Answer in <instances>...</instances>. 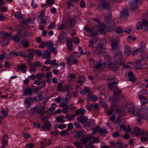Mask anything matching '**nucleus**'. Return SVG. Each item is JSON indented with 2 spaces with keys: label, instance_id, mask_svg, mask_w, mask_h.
Masks as SVG:
<instances>
[{
  "label": "nucleus",
  "instance_id": "nucleus-1",
  "mask_svg": "<svg viewBox=\"0 0 148 148\" xmlns=\"http://www.w3.org/2000/svg\"><path fill=\"white\" fill-rule=\"evenodd\" d=\"M139 88L140 90L138 95L141 104L140 109H139L134 107L130 102L126 103L125 107L129 113L137 116V121L139 124H141L142 119H148V106L144 105L148 103V100L146 97L144 96L147 94L146 90V86L144 84H142L139 87Z\"/></svg>",
  "mask_w": 148,
  "mask_h": 148
},
{
  "label": "nucleus",
  "instance_id": "nucleus-2",
  "mask_svg": "<svg viewBox=\"0 0 148 148\" xmlns=\"http://www.w3.org/2000/svg\"><path fill=\"white\" fill-rule=\"evenodd\" d=\"M105 47L102 44H98L95 48H93L92 51L96 54H99L101 53H103L104 61L103 64H102L101 60H99L96 64L93 66V69L94 71L102 72L104 69L105 66L110 68L112 71H115L118 69L116 65H114L111 63L110 56L107 53L104 52Z\"/></svg>",
  "mask_w": 148,
  "mask_h": 148
},
{
  "label": "nucleus",
  "instance_id": "nucleus-3",
  "mask_svg": "<svg viewBox=\"0 0 148 148\" xmlns=\"http://www.w3.org/2000/svg\"><path fill=\"white\" fill-rule=\"evenodd\" d=\"M122 59L123 56L122 52L121 51L119 50L116 53L114 56V60H115V62H111V63L112 64L113 63L114 65H116L118 68V67L117 66V64H118L120 65L123 64V67L125 68H129L130 67L129 65L123 64ZM118 69H119V68H118ZM118 70V69L114 71H117Z\"/></svg>",
  "mask_w": 148,
  "mask_h": 148
},
{
  "label": "nucleus",
  "instance_id": "nucleus-4",
  "mask_svg": "<svg viewBox=\"0 0 148 148\" xmlns=\"http://www.w3.org/2000/svg\"><path fill=\"white\" fill-rule=\"evenodd\" d=\"M130 134L133 137L141 136L143 135L146 136L142 137L140 139H147L148 138V132L144 133L142 130L138 127L133 128L130 132Z\"/></svg>",
  "mask_w": 148,
  "mask_h": 148
},
{
  "label": "nucleus",
  "instance_id": "nucleus-5",
  "mask_svg": "<svg viewBox=\"0 0 148 148\" xmlns=\"http://www.w3.org/2000/svg\"><path fill=\"white\" fill-rule=\"evenodd\" d=\"M138 49V52L140 54L141 60L148 61V54L145 53L147 50L145 44L143 42L140 44Z\"/></svg>",
  "mask_w": 148,
  "mask_h": 148
},
{
  "label": "nucleus",
  "instance_id": "nucleus-6",
  "mask_svg": "<svg viewBox=\"0 0 148 148\" xmlns=\"http://www.w3.org/2000/svg\"><path fill=\"white\" fill-rule=\"evenodd\" d=\"M112 16V12L109 11L105 14V19L107 22H108L110 25V28H107L108 31L113 30L115 27L116 23L114 20H110Z\"/></svg>",
  "mask_w": 148,
  "mask_h": 148
},
{
  "label": "nucleus",
  "instance_id": "nucleus-7",
  "mask_svg": "<svg viewBox=\"0 0 148 148\" xmlns=\"http://www.w3.org/2000/svg\"><path fill=\"white\" fill-rule=\"evenodd\" d=\"M110 4L104 0H99V2L97 5V9L100 11H102L103 9H108L109 7Z\"/></svg>",
  "mask_w": 148,
  "mask_h": 148
},
{
  "label": "nucleus",
  "instance_id": "nucleus-8",
  "mask_svg": "<svg viewBox=\"0 0 148 148\" xmlns=\"http://www.w3.org/2000/svg\"><path fill=\"white\" fill-rule=\"evenodd\" d=\"M110 41H111V46L112 48L114 49H116L118 46L119 42V39L116 36H112L110 38Z\"/></svg>",
  "mask_w": 148,
  "mask_h": 148
},
{
  "label": "nucleus",
  "instance_id": "nucleus-9",
  "mask_svg": "<svg viewBox=\"0 0 148 148\" xmlns=\"http://www.w3.org/2000/svg\"><path fill=\"white\" fill-rule=\"evenodd\" d=\"M45 108L44 106L38 107L35 106L31 108L32 112L33 113H36L38 112L41 115L45 113Z\"/></svg>",
  "mask_w": 148,
  "mask_h": 148
},
{
  "label": "nucleus",
  "instance_id": "nucleus-10",
  "mask_svg": "<svg viewBox=\"0 0 148 148\" xmlns=\"http://www.w3.org/2000/svg\"><path fill=\"white\" fill-rule=\"evenodd\" d=\"M45 45L47 47H49L50 51L53 53L55 55H56L57 53V51L55 49V47H53L54 44L51 41H47L45 43Z\"/></svg>",
  "mask_w": 148,
  "mask_h": 148
},
{
  "label": "nucleus",
  "instance_id": "nucleus-11",
  "mask_svg": "<svg viewBox=\"0 0 148 148\" xmlns=\"http://www.w3.org/2000/svg\"><path fill=\"white\" fill-rule=\"evenodd\" d=\"M67 35L64 33H61L59 34L58 41L60 43L64 44L65 42L67 40Z\"/></svg>",
  "mask_w": 148,
  "mask_h": 148
},
{
  "label": "nucleus",
  "instance_id": "nucleus-12",
  "mask_svg": "<svg viewBox=\"0 0 148 148\" xmlns=\"http://www.w3.org/2000/svg\"><path fill=\"white\" fill-rule=\"evenodd\" d=\"M8 110L7 109H5L3 108H2L1 109L0 112L1 115L0 116V124L1 123V121L8 116Z\"/></svg>",
  "mask_w": 148,
  "mask_h": 148
},
{
  "label": "nucleus",
  "instance_id": "nucleus-13",
  "mask_svg": "<svg viewBox=\"0 0 148 148\" xmlns=\"http://www.w3.org/2000/svg\"><path fill=\"white\" fill-rule=\"evenodd\" d=\"M33 103L32 99L31 97H28L25 99L23 104L25 108L28 109L30 107L31 104Z\"/></svg>",
  "mask_w": 148,
  "mask_h": 148
},
{
  "label": "nucleus",
  "instance_id": "nucleus-14",
  "mask_svg": "<svg viewBox=\"0 0 148 148\" xmlns=\"http://www.w3.org/2000/svg\"><path fill=\"white\" fill-rule=\"evenodd\" d=\"M51 126V124L50 122L48 121H46L41 127L42 130L45 131H48L50 129Z\"/></svg>",
  "mask_w": 148,
  "mask_h": 148
},
{
  "label": "nucleus",
  "instance_id": "nucleus-15",
  "mask_svg": "<svg viewBox=\"0 0 148 148\" xmlns=\"http://www.w3.org/2000/svg\"><path fill=\"white\" fill-rule=\"evenodd\" d=\"M92 40H90L89 41L88 46L92 48H94V45L97 42L98 37L96 36H92Z\"/></svg>",
  "mask_w": 148,
  "mask_h": 148
},
{
  "label": "nucleus",
  "instance_id": "nucleus-16",
  "mask_svg": "<svg viewBox=\"0 0 148 148\" xmlns=\"http://www.w3.org/2000/svg\"><path fill=\"white\" fill-rule=\"evenodd\" d=\"M128 12L127 10L124 9L121 12L120 18L121 20H124L128 16Z\"/></svg>",
  "mask_w": 148,
  "mask_h": 148
},
{
  "label": "nucleus",
  "instance_id": "nucleus-17",
  "mask_svg": "<svg viewBox=\"0 0 148 148\" xmlns=\"http://www.w3.org/2000/svg\"><path fill=\"white\" fill-rule=\"evenodd\" d=\"M84 29L87 32L90 33L91 36H93L97 35L98 32L97 31H93L91 29L86 26L84 28Z\"/></svg>",
  "mask_w": 148,
  "mask_h": 148
},
{
  "label": "nucleus",
  "instance_id": "nucleus-18",
  "mask_svg": "<svg viewBox=\"0 0 148 148\" xmlns=\"http://www.w3.org/2000/svg\"><path fill=\"white\" fill-rule=\"evenodd\" d=\"M98 31L101 33H103L105 34V32L106 31V26L104 24H100L98 25Z\"/></svg>",
  "mask_w": 148,
  "mask_h": 148
},
{
  "label": "nucleus",
  "instance_id": "nucleus-19",
  "mask_svg": "<svg viewBox=\"0 0 148 148\" xmlns=\"http://www.w3.org/2000/svg\"><path fill=\"white\" fill-rule=\"evenodd\" d=\"M98 105L97 103H95L94 105L92 104H89L86 106V108L89 110L97 109Z\"/></svg>",
  "mask_w": 148,
  "mask_h": 148
},
{
  "label": "nucleus",
  "instance_id": "nucleus-20",
  "mask_svg": "<svg viewBox=\"0 0 148 148\" xmlns=\"http://www.w3.org/2000/svg\"><path fill=\"white\" fill-rule=\"evenodd\" d=\"M132 51L131 49L129 46L126 45L124 48V54L125 56H129Z\"/></svg>",
  "mask_w": 148,
  "mask_h": 148
},
{
  "label": "nucleus",
  "instance_id": "nucleus-21",
  "mask_svg": "<svg viewBox=\"0 0 148 148\" xmlns=\"http://www.w3.org/2000/svg\"><path fill=\"white\" fill-rule=\"evenodd\" d=\"M26 67V64L25 63L19 64L18 66L17 69L18 70L21 71L23 73L26 72L25 69Z\"/></svg>",
  "mask_w": 148,
  "mask_h": 148
},
{
  "label": "nucleus",
  "instance_id": "nucleus-22",
  "mask_svg": "<svg viewBox=\"0 0 148 148\" xmlns=\"http://www.w3.org/2000/svg\"><path fill=\"white\" fill-rule=\"evenodd\" d=\"M141 59V60H136V61L135 62L134 64V67L137 69H141L142 67V64L141 63V61H143ZM146 61V60H145Z\"/></svg>",
  "mask_w": 148,
  "mask_h": 148
},
{
  "label": "nucleus",
  "instance_id": "nucleus-23",
  "mask_svg": "<svg viewBox=\"0 0 148 148\" xmlns=\"http://www.w3.org/2000/svg\"><path fill=\"white\" fill-rule=\"evenodd\" d=\"M126 74L127 75L130 81L132 82H134L135 80V76L132 72L128 71L127 72Z\"/></svg>",
  "mask_w": 148,
  "mask_h": 148
},
{
  "label": "nucleus",
  "instance_id": "nucleus-24",
  "mask_svg": "<svg viewBox=\"0 0 148 148\" xmlns=\"http://www.w3.org/2000/svg\"><path fill=\"white\" fill-rule=\"evenodd\" d=\"M138 5L133 0L130 4V7L132 10L137 9Z\"/></svg>",
  "mask_w": 148,
  "mask_h": 148
},
{
  "label": "nucleus",
  "instance_id": "nucleus-25",
  "mask_svg": "<svg viewBox=\"0 0 148 148\" xmlns=\"http://www.w3.org/2000/svg\"><path fill=\"white\" fill-rule=\"evenodd\" d=\"M75 116V115L74 114L71 115L69 114H67L66 115V117L68 121H73Z\"/></svg>",
  "mask_w": 148,
  "mask_h": 148
},
{
  "label": "nucleus",
  "instance_id": "nucleus-26",
  "mask_svg": "<svg viewBox=\"0 0 148 148\" xmlns=\"http://www.w3.org/2000/svg\"><path fill=\"white\" fill-rule=\"evenodd\" d=\"M42 56L43 59L50 58L51 57L50 53L48 50H47L45 52L43 53Z\"/></svg>",
  "mask_w": 148,
  "mask_h": 148
},
{
  "label": "nucleus",
  "instance_id": "nucleus-27",
  "mask_svg": "<svg viewBox=\"0 0 148 148\" xmlns=\"http://www.w3.org/2000/svg\"><path fill=\"white\" fill-rule=\"evenodd\" d=\"M144 20V19L143 20V21H142L140 22H138L136 24V29H137L140 30L142 29L143 28V25L146 26V25L145 24L144 22H143Z\"/></svg>",
  "mask_w": 148,
  "mask_h": 148
},
{
  "label": "nucleus",
  "instance_id": "nucleus-28",
  "mask_svg": "<svg viewBox=\"0 0 148 148\" xmlns=\"http://www.w3.org/2000/svg\"><path fill=\"white\" fill-rule=\"evenodd\" d=\"M65 116L63 115L58 116L56 118V120L58 122H61L62 123H64L65 122V120H64Z\"/></svg>",
  "mask_w": 148,
  "mask_h": 148
},
{
  "label": "nucleus",
  "instance_id": "nucleus-29",
  "mask_svg": "<svg viewBox=\"0 0 148 148\" xmlns=\"http://www.w3.org/2000/svg\"><path fill=\"white\" fill-rule=\"evenodd\" d=\"M85 82V78L83 76L81 75L79 77L78 83L79 84L81 85H82Z\"/></svg>",
  "mask_w": 148,
  "mask_h": 148
},
{
  "label": "nucleus",
  "instance_id": "nucleus-30",
  "mask_svg": "<svg viewBox=\"0 0 148 148\" xmlns=\"http://www.w3.org/2000/svg\"><path fill=\"white\" fill-rule=\"evenodd\" d=\"M117 85V83L115 82L113 83H111L109 84V87L111 90L114 91L116 89Z\"/></svg>",
  "mask_w": 148,
  "mask_h": 148
},
{
  "label": "nucleus",
  "instance_id": "nucleus-31",
  "mask_svg": "<svg viewBox=\"0 0 148 148\" xmlns=\"http://www.w3.org/2000/svg\"><path fill=\"white\" fill-rule=\"evenodd\" d=\"M32 90L30 88L26 87L24 90V92L22 95L23 96L32 93Z\"/></svg>",
  "mask_w": 148,
  "mask_h": 148
},
{
  "label": "nucleus",
  "instance_id": "nucleus-32",
  "mask_svg": "<svg viewBox=\"0 0 148 148\" xmlns=\"http://www.w3.org/2000/svg\"><path fill=\"white\" fill-rule=\"evenodd\" d=\"M116 33L119 35H121L123 32V29L120 27H117L115 29Z\"/></svg>",
  "mask_w": 148,
  "mask_h": 148
},
{
  "label": "nucleus",
  "instance_id": "nucleus-33",
  "mask_svg": "<svg viewBox=\"0 0 148 148\" xmlns=\"http://www.w3.org/2000/svg\"><path fill=\"white\" fill-rule=\"evenodd\" d=\"M21 44L24 47L26 48L29 46L30 44L28 41L23 40L21 41Z\"/></svg>",
  "mask_w": 148,
  "mask_h": 148
},
{
  "label": "nucleus",
  "instance_id": "nucleus-34",
  "mask_svg": "<svg viewBox=\"0 0 148 148\" xmlns=\"http://www.w3.org/2000/svg\"><path fill=\"white\" fill-rule=\"evenodd\" d=\"M46 20L50 21L51 20L50 17L46 16L45 18L42 19L40 21V23L42 25H45L46 23Z\"/></svg>",
  "mask_w": 148,
  "mask_h": 148
},
{
  "label": "nucleus",
  "instance_id": "nucleus-35",
  "mask_svg": "<svg viewBox=\"0 0 148 148\" xmlns=\"http://www.w3.org/2000/svg\"><path fill=\"white\" fill-rule=\"evenodd\" d=\"M85 112V110L83 109H78L75 112L76 115L83 114Z\"/></svg>",
  "mask_w": 148,
  "mask_h": 148
},
{
  "label": "nucleus",
  "instance_id": "nucleus-36",
  "mask_svg": "<svg viewBox=\"0 0 148 148\" xmlns=\"http://www.w3.org/2000/svg\"><path fill=\"white\" fill-rule=\"evenodd\" d=\"M127 39L129 43H132L134 41L136 40V38L134 36L130 35L128 36Z\"/></svg>",
  "mask_w": 148,
  "mask_h": 148
},
{
  "label": "nucleus",
  "instance_id": "nucleus-37",
  "mask_svg": "<svg viewBox=\"0 0 148 148\" xmlns=\"http://www.w3.org/2000/svg\"><path fill=\"white\" fill-rule=\"evenodd\" d=\"M9 39L7 38H3L1 42V43L3 45L6 46L9 44Z\"/></svg>",
  "mask_w": 148,
  "mask_h": 148
},
{
  "label": "nucleus",
  "instance_id": "nucleus-38",
  "mask_svg": "<svg viewBox=\"0 0 148 148\" xmlns=\"http://www.w3.org/2000/svg\"><path fill=\"white\" fill-rule=\"evenodd\" d=\"M77 120L79 122L82 123H84L86 121V119L83 116H81L80 117L77 118Z\"/></svg>",
  "mask_w": 148,
  "mask_h": 148
},
{
  "label": "nucleus",
  "instance_id": "nucleus-39",
  "mask_svg": "<svg viewBox=\"0 0 148 148\" xmlns=\"http://www.w3.org/2000/svg\"><path fill=\"white\" fill-rule=\"evenodd\" d=\"M76 21V18L75 17H73L71 19L70 21V27H73L74 26L75 23Z\"/></svg>",
  "mask_w": 148,
  "mask_h": 148
},
{
  "label": "nucleus",
  "instance_id": "nucleus-40",
  "mask_svg": "<svg viewBox=\"0 0 148 148\" xmlns=\"http://www.w3.org/2000/svg\"><path fill=\"white\" fill-rule=\"evenodd\" d=\"M66 45L69 50L71 51L72 50V45L71 42L67 40L66 41Z\"/></svg>",
  "mask_w": 148,
  "mask_h": 148
},
{
  "label": "nucleus",
  "instance_id": "nucleus-41",
  "mask_svg": "<svg viewBox=\"0 0 148 148\" xmlns=\"http://www.w3.org/2000/svg\"><path fill=\"white\" fill-rule=\"evenodd\" d=\"M64 86H62L61 83L58 84L57 90L60 92H64Z\"/></svg>",
  "mask_w": 148,
  "mask_h": 148
},
{
  "label": "nucleus",
  "instance_id": "nucleus-42",
  "mask_svg": "<svg viewBox=\"0 0 148 148\" xmlns=\"http://www.w3.org/2000/svg\"><path fill=\"white\" fill-rule=\"evenodd\" d=\"M74 133L75 136L76 138H79L82 136V132L80 130L75 131Z\"/></svg>",
  "mask_w": 148,
  "mask_h": 148
},
{
  "label": "nucleus",
  "instance_id": "nucleus-43",
  "mask_svg": "<svg viewBox=\"0 0 148 148\" xmlns=\"http://www.w3.org/2000/svg\"><path fill=\"white\" fill-rule=\"evenodd\" d=\"M68 131L67 129L63 130L60 132V134L62 136H67L69 134Z\"/></svg>",
  "mask_w": 148,
  "mask_h": 148
},
{
  "label": "nucleus",
  "instance_id": "nucleus-44",
  "mask_svg": "<svg viewBox=\"0 0 148 148\" xmlns=\"http://www.w3.org/2000/svg\"><path fill=\"white\" fill-rule=\"evenodd\" d=\"M72 86L71 84L64 86V92L70 90L72 88Z\"/></svg>",
  "mask_w": 148,
  "mask_h": 148
},
{
  "label": "nucleus",
  "instance_id": "nucleus-45",
  "mask_svg": "<svg viewBox=\"0 0 148 148\" xmlns=\"http://www.w3.org/2000/svg\"><path fill=\"white\" fill-rule=\"evenodd\" d=\"M14 16L15 18L17 19H21L22 18L21 13L18 12H17L15 13Z\"/></svg>",
  "mask_w": 148,
  "mask_h": 148
},
{
  "label": "nucleus",
  "instance_id": "nucleus-46",
  "mask_svg": "<svg viewBox=\"0 0 148 148\" xmlns=\"http://www.w3.org/2000/svg\"><path fill=\"white\" fill-rule=\"evenodd\" d=\"M36 67L33 64H31L30 65V71L31 73L34 72L36 69Z\"/></svg>",
  "mask_w": 148,
  "mask_h": 148
},
{
  "label": "nucleus",
  "instance_id": "nucleus-47",
  "mask_svg": "<svg viewBox=\"0 0 148 148\" xmlns=\"http://www.w3.org/2000/svg\"><path fill=\"white\" fill-rule=\"evenodd\" d=\"M73 57L74 56L73 55H71L66 58L65 59L68 62H72Z\"/></svg>",
  "mask_w": 148,
  "mask_h": 148
},
{
  "label": "nucleus",
  "instance_id": "nucleus-48",
  "mask_svg": "<svg viewBox=\"0 0 148 148\" xmlns=\"http://www.w3.org/2000/svg\"><path fill=\"white\" fill-rule=\"evenodd\" d=\"M66 126V124H62L58 125L57 127L62 130L65 128Z\"/></svg>",
  "mask_w": 148,
  "mask_h": 148
},
{
  "label": "nucleus",
  "instance_id": "nucleus-49",
  "mask_svg": "<svg viewBox=\"0 0 148 148\" xmlns=\"http://www.w3.org/2000/svg\"><path fill=\"white\" fill-rule=\"evenodd\" d=\"M35 101H38L42 100V96L41 95H38L35 96L34 98Z\"/></svg>",
  "mask_w": 148,
  "mask_h": 148
},
{
  "label": "nucleus",
  "instance_id": "nucleus-50",
  "mask_svg": "<svg viewBox=\"0 0 148 148\" xmlns=\"http://www.w3.org/2000/svg\"><path fill=\"white\" fill-rule=\"evenodd\" d=\"M25 114L24 112L23 111H20L18 112L17 114V116L20 118L23 117Z\"/></svg>",
  "mask_w": 148,
  "mask_h": 148
},
{
  "label": "nucleus",
  "instance_id": "nucleus-51",
  "mask_svg": "<svg viewBox=\"0 0 148 148\" xmlns=\"http://www.w3.org/2000/svg\"><path fill=\"white\" fill-rule=\"evenodd\" d=\"M99 133L101 135H104L106 133V130L104 128L100 129L99 130Z\"/></svg>",
  "mask_w": 148,
  "mask_h": 148
},
{
  "label": "nucleus",
  "instance_id": "nucleus-52",
  "mask_svg": "<svg viewBox=\"0 0 148 148\" xmlns=\"http://www.w3.org/2000/svg\"><path fill=\"white\" fill-rule=\"evenodd\" d=\"M72 41L74 43L77 44L79 42V38L77 37H74L72 39Z\"/></svg>",
  "mask_w": 148,
  "mask_h": 148
},
{
  "label": "nucleus",
  "instance_id": "nucleus-53",
  "mask_svg": "<svg viewBox=\"0 0 148 148\" xmlns=\"http://www.w3.org/2000/svg\"><path fill=\"white\" fill-rule=\"evenodd\" d=\"M101 105L103 107L106 108L107 106V103L105 101L101 100L100 102Z\"/></svg>",
  "mask_w": 148,
  "mask_h": 148
},
{
  "label": "nucleus",
  "instance_id": "nucleus-54",
  "mask_svg": "<svg viewBox=\"0 0 148 148\" xmlns=\"http://www.w3.org/2000/svg\"><path fill=\"white\" fill-rule=\"evenodd\" d=\"M55 24L56 23L54 22H51L48 26V28L49 29H51L54 27Z\"/></svg>",
  "mask_w": 148,
  "mask_h": 148
},
{
  "label": "nucleus",
  "instance_id": "nucleus-55",
  "mask_svg": "<svg viewBox=\"0 0 148 148\" xmlns=\"http://www.w3.org/2000/svg\"><path fill=\"white\" fill-rule=\"evenodd\" d=\"M73 128V124L71 123H68L67 125V127L66 129L68 131H70L72 130Z\"/></svg>",
  "mask_w": 148,
  "mask_h": 148
},
{
  "label": "nucleus",
  "instance_id": "nucleus-56",
  "mask_svg": "<svg viewBox=\"0 0 148 148\" xmlns=\"http://www.w3.org/2000/svg\"><path fill=\"white\" fill-rule=\"evenodd\" d=\"M44 75L43 73H40L36 75V78L39 80H40L42 77H43Z\"/></svg>",
  "mask_w": 148,
  "mask_h": 148
},
{
  "label": "nucleus",
  "instance_id": "nucleus-57",
  "mask_svg": "<svg viewBox=\"0 0 148 148\" xmlns=\"http://www.w3.org/2000/svg\"><path fill=\"white\" fill-rule=\"evenodd\" d=\"M73 144L77 148H78L79 147H80V146H82V143H80V142H79L78 141L73 142Z\"/></svg>",
  "mask_w": 148,
  "mask_h": 148
},
{
  "label": "nucleus",
  "instance_id": "nucleus-58",
  "mask_svg": "<svg viewBox=\"0 0 148 148\" xmlns=\"http://www.w3.org/2000/svg\"><path fill=\"white\" fill-rule=\"evenodd\" d=\"M46 2L50 6H51L54 3L53 0H46Z\"/></svg>",
  "mask_w": 148,
  "mask_h": 148
},
{
  "label": "nucleus",
  "instance_id": "nucleus-59",
  "mask_svg": "<svg viewBox=\"0 0 148 148\" xmlns=\"http://www.w3.org/2000/svg\"><path fill=\"white\" fill-rule=\"evenodd\" d=\"M69 107L67 106L66 107L64 108L62 110V112L64 114H66L68 112Z\"/></svg>",
  "mask_w": 148,
  "mask_h": 148
},
{
  "label": "nucleus",
  "instance_id": "nucleus-60",
  "mask_svg": "<svg viewBox=\"0 0 148 148\" xmlns=\"http://www.w3.org/2000/svg\"><path fill=\"white\" fill-rule=\"evenodd\" d=\"M13 39L15 42H18L20 41V38L18 36H15L14 37Z\"/></svg>",
  "mask_w": 148,
  "mask_h": 148
},
{
  "label": "nucleus",
  "instance_id": "nucleus-61",
  "mask_svg": "<svg viewBox=\"0 0 148 148\" xmlns=\"http://www.w3.org/2000/svg\"><path fill=\"white\" fill-rule=\"evenodd\" d=\"M50 69V68L49 67H47V66H43L42 67V71L45 72L47 71H49Z\"/></svg>",
  "mask_w": 148,
  "mask_h": 148
},
{
  "label": "nucleus",
  "instance_id": "nucleus-62",
  "mask_svg": "<svg viewBox=\"0 0 148 148\" xmlns=\"http://www.w3.org/2000/svg\"><path fill=\"white\" fill-rule=\"evenodd\" d=\"M99 128L98 127H95L92 130V134H94L96 133V132L99 131Z\"/></svg>",
  "mask_w": 148,
  "mask_h": 148
},
{
  "label": "nucleus",
  "instance_id": "nucleus-63",
  "mask_svg": "<svg viewBox=\"0 0 148 148\" xmlns=\"http://www.w3.org/2000/svg\"><path fill=\"white\" fill-rule=\"evenodd\" d=\"M118 148H124V146L123 143L121 142H117L116 143Z\"/></svg>",
  "mask_w": 148,
  "mask_h": 148
},
{
  "label": "nucleus",
  "instance_id": "nucleus-64",
  "mask_svg": "<svg viewBox=\"0 0 148 148\" xmlns=\"http://www.w3.org/2000/svg\"><path fill=\"white\" fill-rule=\"evenodd\" d=\"M23 136L25 139L27 138H31V136L30 135L27 133H25L23 134Z\"/></svg>",
  "mask_w": 148,
  "mask_h": 148
}]
</instances>
